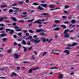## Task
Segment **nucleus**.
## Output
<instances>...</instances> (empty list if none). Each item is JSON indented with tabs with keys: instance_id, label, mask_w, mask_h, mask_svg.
Returning a JSON list of instances; mask_svg holds the SVG:
<instances>
[{
	"instance_id": "2",
	"label": "nucleus",
	"mask_w": 79,
	"mask_h": 79,
	"mask_svg": "<svg viewBox=\"0 0 79 79\" xmlns=\"http://www.w3.org/2000/svg\"><path fill=\"white\" fill-rule=\"evenodd\" d=\"M69 31V30L68 29L65 30L64 32V37L66 38L69 37V35L68 34V33Z\"/></svg>"
},
{
	"instance_id": "12",
	"label": "nucleus",
	"mask_w": 79,
	"mask_h": 79,
	"mask_svg": "<svg viewBox=\"0 0 79 79\" xmlns=\"http://www.w3.org/2000/svg\"><path fill=\"white\" fill-rule=\"evenodd\" d=\"M41 40H42L43 42H46V39H45V37H42L41 38Z\"/></svg>"
},
{
	"instance_id": "1",
	"label": "nucleus",
	"mask_w": 79,
	"mask_h": 79,
	"mask_svg": "<svg viewBox=\"0 0 79 79\" xmlns=\"http://www.w3.org/2000/svg\"><path fill=\"white\" fill-rule=\"evenodd\" d=\"M77 44V43L73 42V44L72 45L70 44H67V47L65 48V49L69 50V49H71V48H70L71 47H74V46H76Z\"/></svg>"
},
{
	"instance_id": "17",
	"label": "nucleus",
	"mask_w": 79,
	"mask_h": 79,
	"mask_svg": "<svg viewBox=\"0 0 79 79\" xmlns=\"http://www.w3.org/2000/svg\"><path fill=\"white\" fill-rule=\"evenodd\" d=\"M60 27H62L63 29H66V28L67 27L66 26L64 25H62L60 26Z\"/></svg>"
},
{
	"instance_id": "32",
	"label": "nucleus",
	"mask_w": 79,
	"mask_h": 79,
	"mask_svg": "<svg viewBox=\"0 0 79 79\" xmlns=\"http://www.w3.org/2000/svg\"><path fill=\"white\" fill-rule=\"evenodd\" d=\"M12 51V50L11 49H9L7 50V52L8 53H11V52Z\"/></svg>"
},
{
	"instance_id": "36",
	"label": "nucleus",
	"mask_w": 79,
	"mask_h": 79,
	"mask_svg": "<svg viewBox=\"0 0 79 79\" xmlns=\"http://www.w3.org/2000/svg\"><path fill=\"white\" fill-rule=\"evenodd\" d=\"M47 52H43V54L42 55V56H44V55H45L46 54H47Z\"/></svg>"
},
{
	"instance_id": "18",
	"label": "nucleus",
	"mask_w": 79,
	"mask_h": 79,
	"mask_svg": "<svg viewBox=\"0 0 79 79\" xmlns=\"http://www.w3.org/2000/svg\"><path fill=\"white\" fill-rule=\"evenodd\" d=\"M22 48H23V51L24 52H26L27 51V48L24 46H22Z\"/></svg>"
},
{
	"instance_id": "29",
	"label": "nucleus",
	"mask_w": 79,
	"mask_h": 79,
	"mask_svg": "<svg viewBox=\"0 0 79 79\" xmlns=\"http://www.w3.org/2000/svg\"><path fill=\"white\" fill-rule=\"evenodd\" d=\"M35 19L34 18H33V19H32L31 20H28L27 21V22L29 21H30L31 22H33V21H34V20Z\"/></svg>"
},
{
	"instance_id": "26",
	"label": "nucleus",
	"mask_w": 79,
	"mask_h": 79,
	"mask_svg": "<svg viewBox=\"0 0 79 79\" xmlns=\"http://www.w3.org/2000/svg\"><path fill=\"white\" fill-rule=\"evenodd\" d=\"M49 14L48 13H44L43 14H42L41 15H48Z\"/></svg>"
},
{
	"instance_id": "9",
	"label": "nucleus",
	"mask_w": 79,
	"mask_h": 79,
	"mask_svg": "<svg viewBox=\"0 0 79 79\" xmlns=\"http://www.w3.org/2000/svg\"><path fill=\"white\" fill-rule=\"evenodd\" d=\"M17 76V74L13 73L12 74H11L10 76L11 77H16V76Z\"/></svg>"
},
{
	"instance_id": "7",
	"label": "nucleus",
	"mask_w": 79,
	"mask_h": 79,
	"mask_svg": "<svg viewBox=\"0 0 79 79\" xmlns=\"http://www.w3.org/2000/svg\"><path fill=\"white\" fill-rule=\"evenodd\" d=\"M63 74H60V75L58 77V78L60 79H63Z\"/></svg>"
},
{
	"instance_id": "49",
	"label": "nucleus",
	"mask_w": 79,
	"mask_h": 79,
	"mask_svg": "<svg viewBox=\"0 0 79 79\" xmlns=\"http://www.w3.org/2000/svg\"><path fill=\"white\" fill-rule=\"evenodd\" d=\"M62 18L63 19H66V16L64 15L62 16Z\"/></svg>"
},
{
	"instance_id": "50",
	"label": "nucleus",
	"mask_w": 79,
	"mask_h": 79,
	"mask_svg": "<svg viewBox=\"0 0 79 79\" xmlns=\"http://www.w3.org/2000/svg\"><path fill=\"white\" fill-rule=\"evenodd\" d=\"M33 53H34L36 55H37V51H34Z\"/></svg>"
},
{
	"instance_id": "14",
	"label": "nucleus",
	"mask_w": 79,
	"mask_h": 79,
	"mask_svg": "<svg viewBox=\"0 0 79 79\" xmlns=\"http://www.w3.org/2000/svg\"><path fill=\"white\" fill-rule=\"evenodd\" d=\"M11 19L13 21H14V22H16V21H17V19H16V18L14 17H12Z\"/></svg>"
},
{
	"instance_id": "55",
	"label": "nucleus",
	"mask_w": 79,
	"mask_h": 79,
	"mask_svg": "<svg viewBox=\"0 0 79 79\" xmlns=\"http://www.w3.org/2000/svg\"><path fill=\"white\" fill-rule=\"evenodd\" d=\"M30 40L31 42H34L35 43V40L34 39H31V40Z\"/></svg>"
},
{
	"instance_id": "38",
	"label": "nucleus",
	"mask_w": 79,
	"mask_h": 79,
	"mask_svg": "<svg viewBox=\"0 0 79 79\" xmlns=\"http://www.w3.org/2000/svg\"><path fill=\"white\" fill-rule=\"evenodd\" d=\"M15 32V31H14V30H10V34H12V33H13Z\"/></svg>"
},
{
	"instance_id": "20",
	"label": "nucleus",
	"mask_w": 79,
	"mask_h": 79,
	"mask_svg": "<svg viewBox=\"0 0 79 79\" xmlns=\"http://www.w3.org/2000/svg\"><path fill=\"white\" fill-rule=\"evenodd\" d=\"M7 7V5H3L0 6L1 8H6Z\"/></svg>"
},
{
	"instance_id": "19",
	"label": "nucleus",
	"mask_w": 79,
	"mask_h": 79,
	"mask_svg": "<svg viewBox=\"0 0 79 79\" xmlns=\"http://www.w3.org/2000/svg\"><path fill=\"white\" fill-rule=\"evenodd\" d=\"M54 22L55 23H60L61 21L60 20H54Z\"/></svg>"
},
{
	"instance_id": "5",
	"label": "nucleus",
	"mask_w": 79,
	"mask_h": 79,
	"mask_svg": "<svg viewBox=\"0 0 79 79\" xmlns=\"http://www.w3.org/2000/svg\"><path fill=\"white\" fill-rule=\"evenodd\" d=\"M14 55L15 56V59H18V58H19V57H20V55H18L17 53H15V54H14Z\"/></svg>"
},
{
	"instance_id": "61",
	"label": "nucleus",
	"mask_w": 79,
	"mask_h": 79,
	"mask_svg": "<svg viewBox=\"0 0 79 79\" xmlns=\"http://www.w3.org/2000/svg\"><path fill=\"white\" fill-rule=\"evenodd\" d=\"M2 19H8V17H7L6 16L4 17H2Z\"/></svg>"
},
{
	"instance_id": "3",
	"label": "nucleus",
	"mask_w": 79,
	"mask_h": 79,
	"mask_svg": "<svg viewBox=\"0 0 79 79\" xmlns=\"http://www.w3.org/2000/svg\"><path fill=\"white\" fill-rule=\"evenodd\" d=\"M36 32H46L47 31L42 29H39L36 30Z\"/></svg>"
},
{
	"instance_id": "8",
	"label": "nucleus",
	"mask_w": 79,
	"mask_h": 79,
	"mask_svg": "<svg viewBox=\"0 0 79 79\" xmlns=\"http://www.w3.org/2000/svg\"><path fill=\"white\" fill-rule=\"evenodd\" d=\"M41 5L44 7V8H47L48 6L47 4H41Z\"/></svg>"
},
{
	"instance_id": "16",
	"label": "nucleus",
	"mask_w": 79,
	"mask_h": 79,
	"mask_svg": "<svg viewBox=\"0 0 79 79\" xmlns=\"http://www.w3.org/2000/svg\"><path fill=\"white\" fill-rule=\"evenodd\" d=\"M52 40H53V39H50L49 40H48V39H46V41L48 42V43H51V42L52 41Z\"/></svg>"
},
{
	"instance_id": "31",
	"label": "nucleus",
	"mask_w": 79,
	"mask_h": 79,
	"mask_svg": "<svg viewBox=\"0 0 79 79\" xmlns=\"http://www.w3.org/2000/svg\"><path fill=\"white\" fill-rule=\"evenodd\" d=\"M32 70H33V69H30L29 70L28 73H32Z\"/></svg>"
},
{
	"instance_id": "35",
	"label": "nucleus",
	"mask_w": 79,
	"mask_h": 79,
	"mask_svg": "<svg viewBox=\"0 0 79 79\" xmlns=\"http://www.w3.org/2000/svg\"><path fill=\"white\" fill-rule=\"evenodd\" d=\"M28 32H30V33H34V31H32V30H29L28 31Z\"/></svg>"
},
{
	"instance_id": "57",
	"label": "nucleus",
	"mask_w": 79,
	"mask_h": 79,
	"mask_svg": "<svg viewBox=\"0 0 79 79\" xmlns=\"http://www.w3.org/2000/svg\"><path fill=\"white\" fill-rule=\"evenodd\" d=\"M6 32H8V31H10V29L8 28L6 29Z\"/></svg>"
},
{
	"instance_id": "6",
	"label": "nucleus",
	"mask_w": 79,
	"mask_h": 79,
	"mask_svg": "<svg viewBox=\"0 0 79 79\" xmlns=\"http://www.w3.org/2000/svg\"><path fill=\"white\" fill-rule=\"evenodd\" d=\"M63 52V53H66V55H68L69 54V51L68 50H65Z\"/></svg>"
},
{
	"instance_id": "25",
	"label": "nucleus",
	"mask_w": 79,
	"mask_h": 79,
	"mask_svg": "<svg viewBox=\"0 0 79 79\" xmlns=\"http://www.w3.org/2000/svg\"><path fill=\"white\" fill-rule=\"evenodd\" d=\"M39 4L37 3V2H34L33 3L32 5H35V6H36V5H39Z\"/></svg>"
},
{
	"instance_id": "54",
	"label": "nucleus",
	"mask_w": 79,
	"mask_h": 79,
	"mask_svg": "<svg viewBox=\"0 0 79 79\" xmlns=\"http://www.w3.org/2000/svg\"><path fill=\"white\" fill-rule=\"evenodd\" d=\"M65 8H64V9H67V8H68V7H69V6H68V5H66L65 6Z\"/></svg>"
},
{
	"instance_id": "56",
	"label": "nucleus",
	"mask_w": 79,
	"mask_h": 79,
	"mask_svg": "<svg viewBox=\"0 0 79 79\" xmlns=\"http://www.w3.org/2000/svg\"><path fill=\"white\" fill-rule=\"evenodd\" d=\"M23 33H25L26 32H27V30H23Z\"/></svg>"
},
{
	"instance_id": "28",
	"label": "nucleus",
	"mask_w": 79,
	"mask_h": 79,
	"mask_svg": "<svg viewBox=\"0 0 79 79\" xmlns=\"http://www.w3.org/2000/svg\"><path fill=\"white\" fill-rule=\"evenodd\" d=\"M13 11V9H10L9 10L8 12L9 13H12Z\"/></svg>"
},
{
	"instance_id": "23",
	"label": "nucleus",
	"mask_w": 79,
	"mask_h": 79,
	"mask_svg": "<svg viewBox=\"0 0 79 79\" xmlns=\"http://www.w3.org/2000/svg\"><path fill=\"white\" fill-rule=\"evenodd\" d=\"M6 35H7L5 33H3L1 35V37H5V36H6Z\"/></svg>"
},
{
	"instance_id": "34",
	"label": "nucleus",
	"mask_w": 79,
	"mask_h": 79,
	"mask_svg": "<svg viewBox=\"0 0 79 79\" xmlns=\"http://www.w3.org/2000/svg\"><path fill=\"white\" fill-rule=\"evenodd\" d=\"M18 22L22 23H24V21L23 20H19Z\"/></svg>"
},
{
	"instance_id": "58",
	"label": "nucleus",
	"mask_w": 79,
	"mask_h": 79,
	"mask_svg": "<svg viewBox=\"0 0 79 79\" xmlns=\"http://www.w3.org/2000/svg\"><path fill=\"white\" fill-rule=\"evenodd\" d=\"M13 37L14 39H16L17 38V36L16 35H14Z\"/></svg>"
},
{
	"instance_id": "40",
	"label": "nucleus",
	"mask_w": 79,
	"mask_h": 79,
	"mask_svg": "<svg viewBox=\"0 0 79 79\" xmlns=\"http://www.w3.org/2000/svg\"><path fill=\"white\" fill-rule=\"evenodd\" d=\"M20 27H19L18 26H15L14 27V28L15 29H19Z\"/></svg>"
},
{
	"instance_id": "63",
	"label": "nucleus",
	"mask_w": 79,
	"mask_h": 79,
	"mask_svg": "<svg viewBox=\"0 0 79 79\" xmlns=\"http://www.w3.org/2000/svg\"><path fill=\"white\" fill-rule=\"evenodd\" d=\"M72 26H73V24H70L69 25V27L71 28H72Z\"/></svg>"
},
{
	"instance_id": "43",
	"label": "nucleus",
	"mask_w": 79,
	"mask_h": 79,
	"mask_svg": "<svg viewBox=\"0 0 79 79\" xmlns=\"http://www.w3.org/2000/svg\"><path fill=\"white\" fill-rule=\"evenodd\" d=\"M64 24H69V22L68 21H66L64 22Z\"/></svg>"
},
{
	"instance_id": "10",
	"label": "nucleus",
	"mask_w": 79,
	"mask_h": 79,
	"mask_svg": "<svg viewBox=\"0 0 79 79\" xmlns=\"http://www.w3.org/2000/svg\"><path fill=\"white\" fill-rule=\"evenodd\" d=\"M21 44H23L24 45H27V43H26V42L24 40H23L21 43Z\"/></svg>"
},
{
	"instance_id": "48",
	"label": "nucleus",
	"mask_w": 79,
	"mask_h": 79,
	"mask_svg": "<svg viewBox=\"0 0 79 79\" xmlns=\"http://www.w3.org/2000/svg\"><path fill=\"white\" fill-rule=\"evenodd\" d=\"M40 34V35H47L45 34L44 33H41Z\"/></svg>"
},
{
	"instance_id": "11",
	"label": "nucleus",
	"mask_w": 79,
	"mask_h": 79,
	"mask_svg": "<svg viewBox=\"0 0 79 79\" xmlns=\"http://www.w3.org/2000/svg\"><path fill=\"white\" fill-rule=\"evenodd\" d=\"M37 8L38 10H44V9L42 7L40 6H39Z\"/></svg>"
},
{
	"instance_id": "64",
	"label": "nucleus",
	"mask_w": 79,
	"mask_h": 79,
	"mask_svg": "<svg viewBox=\"0 0 79 79\" xmlns=\"http://www.w3.org/2000/svg\"><path fill=\"white\" fill-rule=\"evenodd\" d=\"M14 46H15V45H17V43H16V42H15L14 43Z\"/></svg>"
},
{
	"instance_id": "24",
	"label": "nucleus",
	"mask_w": 79,
	"mask_h": 79,
	"mask_svg": "<svg viewBox=\"0 0 79 79\" xmlns=\"http://www.w3.org/2000/svg\"><path fill=\"white\" fill-rule=\"evenodd\" d=\"M13 9H14V10H19V8L18 7H12Z\"/></svg>"
},
{
	"instance_id": "21",
	"label": "nucleus",
	"mask_w": 79,
	"mask_h": 79,
	"mask_svg": "<svg viewBox=\"0 0 79 79\" xmlns=\"http://www.w3.org/2000/svg\"><path fill=\"white\" fill-rule=\"evenodd\" d=\"M76 23V20H75L73 19L71 20L72 24H75Z\"/></svg>"
},
{
	"instance_id": "44",
	"label": "nucleus",
	"mask_w": 79,
	"mask_h": 79,
	"mask_svg": "<svg viewBox=\"0 0 79 79\" xmlns=\"http://www.w3.org/2000/svg\"><path fill=\"white\" fill-rule=\"evenodd\" d=\"M12 24L13 26H16V22H14Z\"/></svg>"
},
{
	"instance_id": "47",
	"label": "nucleus",
	"mask_w": 79,
	"mask_h": 79,
	"mask_svg": "<svg viewBox=\"0 0 79 79\" xmlns=\"http://www.w3.org/2000/svg\"><path fill=\"white\" fill-rule=\"evenodd\" d=\"M0 69L2 70V71H5V70H6V69H5V68H0Z\"/></svg>"
},
{
	"instance_id": "59",
	"label": "nucleus",
	"mask_w": 79,
	"mask_h": 79,
	"mask_svg": "<svg viewBox=\"0 0 79 79\" xmlns=\"http://www.w3.org/2000/svg\"><path fill=\"white\" fill-rule=\"evenodd\" d=\"M17 35H19V36H21V33H18Z\"/></svg>"
},
{
	"instance_id": "62",
	"label": "nucleus",
	"mask_w": 79,
	"mask_h": 79,
	"mask_svg": "<svg viewBox=\"0 0 79 79\" xmlns=\"http://www.w3.org/2000/svg\"><path fill=\"white\" fill-rule=\"evenodd\" d=\"M29 62V61H24L23 62V63H28Z\"/></svg>"
},
{
	"instance_id": "13",
	"label": "nucleus",
	"mask_w": 79,
	"mask_h": 79,
	"mask_svg": "<svg viewBox=\"0 0 79 79\" xmlns=\"http://www.w3.org/2000/svg\"><path fill=\"white\" fill-rule=\"evenodd\" d=\"M41 40H35V44H39Z\"/></svg>"
},
{
	"instance_id": "15",
	"label": "nucleus",
	"mask_w": 79,
	"mask_h": 79,
	"mask_svg": "<svg viewBox=\"0 0 79 79\" xmlns=\"http://www.w3.org/2000/svg\"><path fill=\"white\" fill-rule=\"evenodd\" d=\"M49 7L50 8H53L55 7V5L53 4H50L49 5Z\"/></svg>"
},
{
	"instance_id": "60",
	"label": "nucleus",
	"mask_w": 79,
	"mask_h": 79,
	"mask_svg": "<svg viewBox=\"0 0 79 79\" xmlns=\"http://www.w3.org/2000/svg\"><path fill=\"white\" fill-rule=\"evenodd\" d=\"M39 68V67L35 68V69H33V71H35V70H37V69H38Z\"/></svg>"
},
{
	"instance_id": "37",
	"label": "nucleus",
	"mask_w": 79,
	"mask_h": 79,
	"mask_svg": "<svg viewBox=\"0 0 79 79\" xmlns=\"http://www.w3.org/2000/svg\"><path fill=\"white\" fill-rule=\"evenodd\" d=\"M22 29H17L15 30V31H21V30H22Z\"/></svg>"
},
{
	"instance_id": "41",
	"label": "nucleus",
	"mask_w": 79,
	"mask_h": 79,
	"mask_svg": "<svg viewBox=\"0 0 79 79\" xmlns=\"http://www.w3.org/2000/svg\"><path fill=\"white\" fill-rule=\"evenodd\" d=\"M31 41H29V42H27V45H31Z\"/></svg>"
},
{
	"instance_id": "39",
	"label": "nucleus",
	"mask_w": 79,
	"mask_h": 79,
	"mask_svg": "<svg viewBox=\"0 0 79 79\" xmlns=\"http://www.w3.org/2000/svg\"><path fill=\"white\" fill-rule=\"evenodd\" d=\"M0 26H2V27H3V26H5V25L1 23L0 24Z\"/></svg>"
},
{
	"instance_id": "51",
	"label": "nucleus",
	"mask_w": 79,
	"mask_h": 79,
	"mask_svg": "<svg viewBox=\"0 0 79 79\" xmlns=\"http://www.w3.org/2000/svg\"><path fill=\"white\" fill-rule=\"evenodd\" d=\"M17 5L18 4L16 3H14V4H12V6H17Z\"/></svg>"
},
{
	"instance_id": "33",
	"label": "nucleus",
	"mask_w": 79,
	"mask_h": 79,
	"mask_svg": "<svg viewBox=\"0 0 79 79\" xmlns=\"http://www.w3.org/2000/svg\"><path fill=\"white\" fill-rule=\"evenodd\" d=\"M32 38V37L31 36H30L29 37H28V38H27V39L29 40L30 39H31Z\"/></svg>"
},
{
	"instance_id": "53",
	"label": "nucleus",
	"mask_w": 79,
	"mask_h": 79,
	"mask_svg": "<svg viewBox=\"0 0 79 79\" xmlns=\"http://www.w3.org/2000/svg\"><path fill=\"white\" fill-rule=\"evenodd\" d=\"M3 20L2 17L0 18V22H2Z\"/></svg>"
},
{
	"instance_id": "4",
	"label": "nucleus",
	"mask_w": 79,
	"mask_h": 79,
	"mask_svg": "<svg viewBox=\"0 0 79 79\" xmlns=\"http://www.w3.org/2000/svg\"><path fill=\"white\" fill-rule=\"evenodd\" d=\"M40 21V19H39L38 20H36L35 22H33V23H36L37 24H42V22Z\"/></svg>"
},
{
	"instance_id": "46",
	"label": "nucleus",
	"mask_w": 79,
	"mask_h": 79,
	"mask_svg": "<svg viewBox=\"0 0 79 79\" xmlns=\"http://www.w3.org/2000/svg\"><path fill=\"white\" fill-rule=\"evenodd\" d=\"M5 29V27H2L0 28V31H3Z\"/></svg>"
},
{
	"instance_id": "52",
	"label": "nucleus",
	"mask_w": 79,
	"mask_h": 79,
	"mask_svg": "<svg viewBox=\"0 0 79 79\" xmlns=\"http://www.w3.org/2000/svg\"><path fill=\"white\" fill-rule=\"evenodd\" d=\"M32 48V47H31L29 48H28V50H31Z\"/></svg>"
},
{
	"instance_id": "45",
	"label": "nucleus",
	"mask_w": 79,
	"mask_h": 79,
	"mask_svg": "<svg viewBox=\"0 0 79 79\" xmlns=\"http://www.w3.org/2000/svg\"><path fill=\"white\" fill-rule=\"evenodd\" d=\"M50 69H58V68H51Z\"/></svg>"
},
{
	"instance_id": "27",
	"label": "nucleus",
	"mask_w": 79,
	"mask_h": 79,
	"mask_svg": "<svg viewBox=\"0 0 79 79\" xmlns=\"http://www.w3.org/2000/svg\"><path fill=\"white\" fill-rule=\"evenodd\" d=\"M23 3H24V1H20L18 2V3L20 5H23Z\"/></svg>"
},
{
	"instance_id": "22",
	"label": "nucleus",
	"mask_w": 79,
	"mask_h": 79,
	"mask_svg": "<svg viewBox=\"0 0 79 79\" xmlns=\"http://www.w3.org/2000/svg\"><path fill=\"white\" fill-rule=\"evenodd\" d=\"M60 28L59 27H57L53 29L54 31H59Z\"/></svg>"
},
{
	"instance_id": "42",
	"label": "nucleus",
	"mask_w": 79,
	"mask_h": 79,
	"mask_svg": "<svg viewBox=\"0 0 79 79\" xmlns=\"http://www.w3.org/2000/svg\"><path fill=\"white\" fill-rule=\"evenodd\" d=\"M74 32V30H71L69 31V32Z\"/></svg>"
},
{
	"instance_id": "30",
	"label": "nucleus",
	"mask_w": 79,
	"mask_h": 79,
	"mask_svg": "<svg viewBox=\"0 0 79 79\" xmlns=\"http://www.w3.org/2000/svg\"><path fill=\"white\" fill-rule=\"evenodd\" d=\"M2 40H3V42H6L7 40V39L6 38H2Z\"/></svg>"
}]
</instances>
